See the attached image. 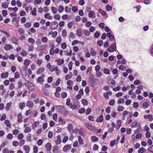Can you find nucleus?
Wrapping results in <instances>:
<instances>
[{"mask_svg":"<svg viewBox=\"0 0 153 153\" xmlns=\"http://www.w3.org/2000/svg\"><path fill=\"white\" fill-rule=\"evenodd\" d=\"M55 107L58 111L61 113L63 114H65L67 113V112L63 106L56 105Z\"/></svg>","mask_w":153,"mask_h":153,"instance_id":"nucleus-1","label":"nucleus"},{"mask_svg":"<svg viewBox=\"0 0 153 153\" xmlns=\"http://www.w3.org/2000/svg\"><path fill=\"white\" fill-rule=\"evenodd\" d=\"M116 43L115 42L110 46L107 51L109 52H113L116 50Z\"/></svg>","mask_w":153,"mask_h":153,"instance_id":"nucleus-2","label":"nucleus"},{"mask_svg":"<svg viewBox=\"0 0 153 153\" xmlns=\"http://www.w3.org/2000/svg\"><path fill=\"white\" fill-rule=\"evenodd\" d=\"M58 26V23L56 21H54L51 22L50 27L52 30H54L56 29Z\"/></svg>","mask_w":153,"mask_h":153,"instance_id":"nucleus-3","label":"nucleus"},{"mask_svg":"<svg viewBox=\"0 0 153 153\" xmlns=\"http://www.w3.org/2000/svg\"><path fill=\"white\" fill-rule=\"evenodd\" d=\"M68 130L69 132L71 134H73L75 131V130H73V125L71 124H69L68 126Z\"/></svg>","mask_w":153,"mask_h":153,"instance_id":"nucleus-4","label":"nucleus"},{"mask_svg":"<svg viewBox=\"0 0 153 153\" xmlns=\"http://www.w3.org/2000/svg\"><path fill=\"white\" fill-rule=\"evenodd\" d=\"M88 16L90 18H94L96 17V15L93 11H90L88 13Z\"/></svg>","mask_w":153,"mask_h":153,"instance_id":"nucleus-5","label":"nucleus"},{"mask_svg":"<svg viewBox=\"0 0 153 153\" xmlns=\"http://www.w3.org/2000/svg\"><path fill=\"white\" fill-rule=\"evenodd\" d=\"M56 140L55 143L57 145L59 144L61 142V139L60 135H58L56 137Z\"/></svg>","mask_w":153,"mask_h":153,"instance_id":"nucleus-6","label":"nucleus"},{"mask_svg":"<svg viewBox=\"0 0 153 153\" xmlns=\"http://www.w3.org/2000/svg\"><path fill=\"white\" fill-rule=\"evenodd\" d=\"M71 147L70 145H65L63 148V150L64 152H66L68 150L70 149Z\"/></svg>","mask_w":153,"mask_h":153,"instance_id":"nucleus-7","label":"nucleus"},{"mask_svg":"<svg viewBox=\"0 0 153 153\" xmlns=\"http://www.w3.org/2000/svg\"><path fill=\"white\" fill-rule=\"evenodd\" d=\"M4 49L6 51H8L13 48V47L10 45L6 44L4 46Z\"/></svg>","mask_w":153,"mask_h":153,"instance_id":"nucleus-8","label":"nucleus"},{"mask_svg":"<svg viewBox=\"0 0 153 153\" xmlns=\"http://www.w3.org/2000/svg\"><path fill=\"white\" fill-rule=\"evenodd\" d=\"M87 128L88 129L94 131H96L98 130L97 128L91 126L90 124L89 125V126L87 127Z\"/></svg>","mask_w":153,"mask_h":153,"instance_id":"nucleus-9","label":"nucleus"},{"mask_svg":"<svg viewBox=\"0 0 153 153\" xmlns=\"http://www.w3.org/2000/svg\"><path fill=\"white\" fill-rule=\"evenodd\" d=\"M103 120V116L102 114H101L99 117L97 119L96 121L97 122H102Z\"/></svg>","mask_w":153,"mask_h":153,"instance_id":"nucleus-10","label":"nucleus"},{"mask_svg":"<svg viewBox=\"0 0 153 153\" xmlns=\"http://www.w3.org/2000/svg\"><path fill=\"white\" fill-rule=\"evenodd\" d=\"M115 80L112 79H110L107 81L108 84H111L112 85H115Z\"/></svg>","mask_w":153,"mask_h":153,"instance_id":"nucleus-11","label":"nucleus"},{"mask_svg":"<svg viewBox=\"0 0 153 153\" xmlns=\"http://www.w3.org/2000/svg\"><path fill=\"white\" fill-rule=\"evenodd\" d=\"M18 40L15 37H13L12 38L11 41L15 45H18Z\"/></svg>","mask_w":153,"mask_h":153,"instance_id":"nucleus-12","label":"nucleus"},{"mask_svg":"<svg viewBox=\"0 0 153 153\" xmlns=\"http://www.w3.org/2000/svg\"><path fill=\"white\" fill-rule=\"evenodd\" d=\"M9 74L7 72L5 73H3L1 75V77L2 78H6L8 76Z\"/></svg>","mask_w":153,"mask_h":153,"instance_id":"nucleus-13","label":"nucleus"},{"mask_svg":"<svg viewBox=\"0 0 153 153\" xmlns=\"http://www.w3.org/2000/svg\"><path fill=\"white\" fill-rule=\"evenodd\" d=\"M33 105V103L31 101H27L26 103V106L28 107H32Z\"/></svg>","mask_w":153,"mask_h":153,"instance_id":"nucleus-14","label":"nucleus"},{"mask_svg":"<svg viewBox=\"0 0 153 153\" xmlns=\"http://www.w3.org/2000/svg\"><path fill=\"white\" fill-rule=\"evenodd\" d=\"M45 147L46 148V149L47 150L50 151L51 150L52 146L51 145V143H48L46 144Z\"/></svg>","mask_w":153,"mask_h":153,"instance_id":"nucleus-15","label":"nucleus"},{"mask_svg":"<svg viewBox=\"0 0 153 153\" xmlns=\"http://www.w3.org/2000/svg\"><path fill=\"white\" fill-rule=\"evenodd\" d=\"M146 149L143 147H140L138 150V153H143L146 152Z\"/></svg>","mask_w":153,"mask_h":153,"instance_id":"nucleus-16","label":"nucleus"},{"mask_svg":"<svg viewBox=\"0 0 153 153\" xmlns=\"http://www.w3.org/2000/svg\"><path fill=\"white\" fill-rule=\"evenodd\" d=\"M22 114L21 113H19L17 116L18 121L19 123H21L22 122Z\"/></svg>","mask_w":153,"mask_h":153,"instance_id":"nucleus-17","label":"nucleus"},{"mask_svg":"<svg viewBox=\"0 0 153 153\" xmlns=\"http://www.w3.org/2000/svg\"><path fill=\"white\" fill-rule=\"evenodd\" d=\"M90 53L91 55L93 56H94L97 54L96 51L93 48H91Z\"/></svg>","mask_w":153,"mask_h":153,"instance_id":"nucleus-18","label":"nucleus"},{"mask_svg":"<svg viewBox=\"0 0 153 153\" xmlns=\"http://www.w3.org/2000/svg\"><path fill=\"white\" fill-rule=\"evenodd\" d=\"M44 17L46 19H51L52 18V16H50V14L49 13H46L44 15Z\"/></svg>","mask_w":153,"mask_h":153,"instance_id":"nucleus-19","label":"nucleus"},{"mask_svg":"<svg viewBox=\"0 0 153 153\" xmlns=\"http://www.w3.org/2000/svg\"><path fill=\"white\" fill-rule=\"evenodd\" d=\"M99 11L102 14V16H106V17H108V16L106 14L105 12L104 11L100 9H99Z\"/></svg>","mask_w":153,"mask_h":153,"instance_id":"nucleus-20","label":"nucleus"},{"mask_svg":"<svg viewBox=\"0 0 153 153\" xmlns=\"http://www.w3.org/2000/svg\"><path fill=\"white\" fill-rule=\"evenodd\" d=\"M44 81V79L42 77H39L37 80L38 82L40 83V84H42Z\"/></svg>","mask_w":153,"mask_h":153,"instance_id":"nucleus-21","label":"nucleus"},{"mask_svg":"<svg viewBox=\"0 0 153 153\" xmlns=\"http://www.w3.org/2000/svg\"><path fill=\"white\" fill-rule=\"evenodd\" d=\"M24 150L26 151V153H28L30 151V148L27 145L24 146H23Z\"/></svg>","mask_w":153,"mask_h":153,"instance_id":"nucleus-22","label":"nucleus"},{"mask_svg":"<svg viewBox=\"0 0 153 153\" xmlns=\"http://www.w3.org/2000/svg\"><path fill=\"white\" fill-rule=\"evenodd\" d=\"M45 70V68H39L38 70L37 71V74H39L42 73Z\"/></svg>","mask_w":153,"mask_h":153,"instance_id":"nucleus-23","label":"nucleus"},{"mask_svg":"<svg viewBox=\"0 0 153 153\" xmlns=\"http://www.w3.org/2000/svg\"><path fill=\"white\" fill-rule=\"evenodd\" d=\"M78 142L80 145H82L84 144L83 140H82L81 137L80 136H78Z\"/></svg>","mask_w":153,"mask_h":153,"instance_id":"nucleus-24","label":"nucleus"},{"mask_svg":"<svg viewBox=\"0 0 153 153\" xmlns=\"http://www.w3.org/2000/svg\"><path fill=\"white\" fill-rule=\"evenodd\" d=\"M67 32L65 29H64L62 31V36L64 38H65L67 36Z\"/></svg>","mask_w":153,"mask_h":153,"instance_id":"nucleus-25","label":"nucleus"},{"mask_svg":"<svg viewBox=\"0 0 153 153\" xmlns=\"http://www.w3.org/2000/svg\"><path fill=\"white\" fill-rule=\"evenodd\" d=\"M92 141L93 142H95L98 140V138L95 136H93L91 137Z\"/></svg>","mask_w":153,"mask_h":153,"instance_id":"nucleus-26","label":"nucleus"},{"mask_svg":"<svg viewBox=\"0 0 153 153\" xmlns=\"http://www.w3.org/2000/svg\"><path fill=\"white\" fill-rule=\"evenodd\" d=\"M19 105L20 108L22 110L25 106V103L24 102L20 103L19 104Z\"/></svg>","mask_w":153,"mask_h":153,"instance_id":"nucleus-27","label":"nucleus"},{"mask_svg":"<svg viewBox=\"0 0 153 153\" xmlns=\"http://www.w3.org/2000/svg\"><path fill=\"white\" fill-rule=\"evenodd\" d=\"M76 34L79 37H80L82 36V33L81 29H79L77 30L76 31Z\"/></svg>","mask_w":153,"mask_h":153,"instance_id":"nucleus-28","label":"nucleus"},{"mask_svg":"<svg viewBox=\"0 0 153 153\" xmlns=\"http://www.w3.org/2000/svg\"><path fill=\"white\" fill-rule=\"evenodd\" d=\"M96 80H93V79H91V80L90 81V83L91 84V86L92 87H94L96 83L95 81Z\"/></svg>","mask_w":153,"mask_h":153,"instance_id":"nucleus-29","label":"nucleus"},{"mask_svg":"<svg viewBox=\"0 0 153 153\" xmlns=\"http://www.w3.org/2000/svg\"><path fill=\"white\" fill-rule=\"evenodd\" d=\"M45 47V45H42L38 46L37 48V50L39 51L42 50Z\"/></svg>","mask_w":153,"mask_h":153,"instance_id":"nucleus-30","label":"nucleus"},{"mask_svg":"<svg viewBox=\"0 0 153 153\" xmlns=\"http://www.w3.org/2000/svg\"><path fill=\"white\" fill-rule=\"evenodd\" d=\"M2 7L4 9H6L8 7V5L6 2H4L2 4Z\"/></svg>","mask_w":153,"mask_h":153,"instance_id":"nucleus-31","label":"nucleus"},{"mask_svg":"<svg viewBox=\"0 0 153 153\" xmlns=\"http://www.w3.org/2000/svg\"><path fill=\"white\" fill-rule=\"evenodd\" d=\"M103 73L106 74H109L110 71L108 69L105 68L103 70Z\"/></svg>","mask_w":153,"mask_h":153,"instance_id":"nucleus-32","label":"nucleus"},{"mask_svg":"<svg viewBox=\"0 0 153 153\" xmlns=\"http://www.w3.org/2000/svg\"><path fill=\"white\" fill-rule=\"evenodd\" d=\"M124 100L123 98H120L117 102V103L119 105H120L121 103H124Z\"/></svg>","mask_w":153,"mask_h":153,"instance_id":"nucleus-33","label":"nucleus"},{"mask_svg":"<svg viewBox=\"0 0 153 153\" xmlns=\"http://www.w3.org/2000/svg\"><path fill=\"white\" fill-rule=\"evenodd\" d=\"M51 10L53 13L55 14L57 12V9L56 8L52 7H51Z\"/></svg>","mask_w":153,"mask_h":153,"instance_id":"nucleus-34","label":"nucleus"},{"mask_svg":"<svg viewBox=\"0 0 153 153\" xmlns=\"http://www.w3.org/2000/svg\"><path fill=\"white\" fill-rule=\"evenodd\" d=\"M8 9L9 10H13L15 12L17 11L18 10V9L17 7H15L14 8L9 7Z\"/></svg>","mask_w":153,"mask_h":153,"instance_id":"nucleus-35","label":"nucleus"},{"mask_svg":"<svg viewBox=\"0 0 153 153\" xmlns=\"http://www.w3.org/2000/svg\"><path fill=\"white\" fill-rule=\"evenodd\" d=\"M64 7L61 5H59L58 7V11L59 12L62 13L64 10Z\"/></svg>","mask_w":153,"mask_h":153,"instance_id":"nucleus-36","label":"nucleus"},{"mask_svg":"<svg viewBox=\"0 0 153 153\" xmlns=\"http://www.w3.org/2000/svg\"><path fill=\"white\" fill-rule=\"evenodd\" d=\"M82 103L83 105L85 106L87 105L88 104L87 101L84 99H83L82 100Z\"/></svg>","mask_w":153,"mask_h":153,"instance_id":"nucleus-37","label":"nucleus"},{"mask_svg":"<svg viewBox=\"0 0 153 153\" xmlns=\"http://www.w3.org/2000/svg\"><path fill=\"white\" fill-rule=\"evenodd\" d=\"M106 9L107 11H109L112 9V7L110 5L107 4L106 7Z\"/></svg>","mask_w":153,"mask_h":153,"instance_id":"nucleus-38","label":"nucleus"},{"mask_svg":"<svg viewBox=\"0 0 153 153\" xmlns=\"http://www.w3.org/2000/svg\"><path fill=\"white\" fill-rule=\"evenodd\" d=\"M4 123L7 126L9 127H10L11 124L10 121L8 120H5L4 121Z\"/></svg>","mask_w":153,"mask_h":153,"instance_id":"nucleus-39","label":"nucleus"},{"mask_svg":"<svg viewBox=\"0 0 153 153\" xmlns=\"http://www.w3.org/2000/svg\"><path fill=\"white\" fill-rule=\"evenodd\" d=\"M61 38L60 36H58L56 39V41L58 43H60L61 42Z\"/></svg>","mask_w":153,"mask_h":153,"instance_id":"nucleus-40","label":"nucleus"},{"mask_svg":"<svg viewBox=\"0 0 153 153\" xmlns=\"http://www.w3.org/2000/svg\"><path fill=\"white\" fill-rule=\"evenodd\" d=\"M72 10L75 13L78 11V8L77 7L74 6L72 7Z\"/></svg>","mask_w":153,"mask_h":153,"instance_id":"nucleus-41","label":"nucleus"},{"mask_svg":"<svg viewBox=\"0 0 153 153\" xmlns=\"http://www.w3.org/2000/svg\"><path fill=\"white\" fill-rule=\"evenodd\" d=\"M48 40V39L46 37H43L42 39V41L43 43L47 42Z\"/></svg>","mask_w":153,"mask_h":153,"instance_id":"nucleus-42","label":"nucleus"},{"mask_svg":"<svg viewBox=\"0 0 153 153\" xmlns=\"http://www.w3.org/2000/svg\"><path fill=\"white\" fill-rule=\"evenodd\" d=\"M71 10V8L66 6L65 7V11L66 13H69Z\"/></svg>","mask_w":153,"mask_h":153,"instance_id":"nucleus-43","label":"nucleus"},{"mask_svg":"<svg viewBox=\"0 0 153 153\" xmlns=\"http://www.w3.org/2000/svg\"><path fill=\"white\" fill-rule=\"evenodd\" d=\"M28 42L31 43L32 44H33L35 43L34 40L32 38H30L28 39Z\"/></svg>","mask_w":153,"mask_h":153,"instance_id":"nucleus-44","label":"nucleus"},{"mask_svg":"<svg viewBox=\"0 0 153 153\" xmlns=\"http://www.w3.org/2000/svg\"><path fill=\"white\" fill-rule=\"evenodd\" d=\"M13 134L11 133H10L7 135V138L9 140H10L12 139L13 138Z\"/></svg>","mask_w":153,"mask_h":153,"instance_id":"nucleus-45","label":"nucleus"},{"mask_svg":"<svg viewBox=\"0 0 153 153\" xmlns=\"http://www.w3.org/2000/svg\"><path fill=\"white\" fill-rule=\"evenodd\" d=\"M119 68L120 70L123 71L126 69V67L123 65H121L119 66Z\"/></svg>","mask_w":153,"mask_h":153,"instance_id":"nucleus-46","label":"nucleus"},{"mask_svg":"<svg viewBox=\"0 0 153 153\" xmlns=\"http://www.w3.org/2000/svg\"><path fill=\"white\" fill-rule=\"evenodd\" d=\"M124 109V108L122 106H118L117 108V110L119 111H123Z\"/></svg>","mask_w":153,"mask_h":153,"instance_id":"nucleus-47","label":"nucleus"},{"mask_svg":"<svg viewBox=\"0 0 153 153\" xmlns=\"http://www.w3.org/2000/svg\"><path fill=\"white\" fill-rule=\"evenodd\" d=\"M31 131V128L29 127H26L25 128L24 130V132L25 133H28L30 131Z\"/></svg>","mask_w":153,"mask_h":153,"instance_id":"nucleus-48","label":"nucleus"},{"mask_svg":"<svg viewBox=\"0 0 153 153\" xmlns=\"http://www.w3.org/2000/svg\"><path fill=\"white\" fill-rule=\"evenodd\" d=\"M71 100L70 98H68L67 99L66 105L67 106H69L70 105Z\"/></svg>","mask_w":153,"mask_h":153,"instance_id":"nucleus-49","label":"nucleus"},{"mask_svg":"<svg viewBox=\"0 0 153 153\" xmlns=\"http://www.w3.org/2000/svg\"><path fill=\"white\" fill-rule=\"evenodd\" d=\"M61 96L62 98H65L67 96V94L66 92H62L61 94Z\"/></svg>","mask_w":153,"mask_h":153,"instance_id":"nucleus-50","label":"nucleus"},{"mask_svg":"<svg viewBox=\"0 0 153 153\" xmlns=\"http://www.w3.org/2000/svg\"><path fill=\"white\" fill-rule=\"evenodd\" d=\"M36 8L34 7L33 9V10L32 11V14L34 16H35L36 15Z\"/></svg>","mask_w":153,"mask_h":153,"instance_id":"nucleus-51","label":"nucleus"},{"mask_svg":"<svg viewBox=\"0 0 153 153\" xmlns=\"http://www.w3.org/2000/svg\"><path fill=\"white\" fill-rule=\"evenodd\" d=\"M85 109L83 108H82L79 109L78 111V112L80 114L84 113L85 112Z\"/></svg>","mask_w":153,"mask_h":153,"instance_id":"nucleus-52","label":"nucleus"},{"mask_svg":"<svg viewBox=\"0 0 153 153\" xmlns=\"http://www.w3.org/2000/svg\"><path fill=\"white\" fill-rule=\"evenodd\" d=\"M15 78L16 79L19 78L20 76L19 73L18 72H16L15 74Z\"/></svg>","mask_w":153,"mask_h":153,"instance_id":"nucleus-53","label":"nucleus"},{"mask_svg":"<svg viewBox=\"0 0 153 153\" xmlns=\"http://www.w3.org/2000/svg\"><path fill=\"white\" fill-rule=\"evenodd\" d=\"M90 32L87 30H85L84 31V34L86 36H88L90 35Z\"/></svg>","mask_w":153,"mask_h":153,"instance_id":"nucleus-54","label":"nucleus"},{"mask_svg":"<svg viewBox=\"0 0 153 153\" xmlns=\"http://www.w3.org/2000/svg\"><path fill=\"white\" fill-rule=\"evenodd\" d=\"M53 135V133L51 131H49L48 134V137L50 138H51L52 137Z\"/></svg>","mask_w":153,"mask_h":153,"instance_id":"nucleus-55","label":"nucleus"},{"mask_svg":"<svg viewBox=\"0 0 153 153\" xmlns=\"http://www.w3.org/2000/svg\"><path fill=\"white\" fill-rule=\"evenodd\" d=\"M54 18L56 19L59 20L60 19V16L58 14H56L54 16Z\"/></svg>","mask_w":153,"mask_h":153,"instance_id":"nucleus-56","label":"nucleus"},{"mask_svg":"<svg viewBox=\"0 0 153 153\" xmlns=\"http://www.w3.org/2000/svg\"><path fill=\"white\" fill-rule=\"evenodd\" d=\"M61 47L63 49H65L67 47L66 44L65 42H64L61 44Z\"/></svg>","mask_w":153,"mask_h":153,"instance_id":"nucleus-57","label":"nucleus"},{"mask_svg":"<svg viewBox=\"0 0 153 153\" xmlns=\"http://www.w3.org/2000/svg\"><path fill=\"white\" fill-rule=\"evenodd\" d=\"M60 59H59V61L58 62V65H61L64 63V60L63 59H62L60 61Z\"/></svg>","mask_w":153,"mask_h":153,"instance_id":"nucleus-58","label":"nucleus"},{"mask_svg":"<svg viewBox=\"0 0 153 153\" xmlns=\"http://www.w3.org/2000/svg\"><path fill=\"white\" fill-rule=\"evenodd\" d=\"M37 143V144L39 146H41L43 143L42 140L41 139H40L38 140Z\"/></svg>","mask_w":153,"mask_h":153,"instance_id":"nucleus-59","label":"nucleus"},{"mask_svg":"<svg viewBox=\"0 0 153 153\" xmlns=\"http://www.w3.org/2000/svg\"><path fill=\"white\" fill-rule=\"evenodd\" d=\"M18 32L20 34H23L25 32L24 30L21 28H20L19 29Z\"/></svg>","mask_w":153,"mask_h":153,"instance_id":"nucleus-60","label":"nucleus"},{"mask_svg":"<svg viewBox=\"0 0 153 153\" xmlns=\"http://www.w3.org/2000/svg\"><path fill=\"white\" fill-rule=\"evenodd\" d=\"M103 43V42L102 40H100V41H98L97 42V44L99 46H101L102 45Z\"/></svg>","mask_w":153,"mask_h":153,"instance_id":"nucleus-61","label":"nucleus"},{"mask_svg":"<svg viewBox=\"0 0 153 153\" xmlns=\"http://www.w3.org/2000/svg\"><path fill=\"white\" fill-rule=\"evenodd\" d=\"M149 152L153 153V145L151 146L148 149Z\"/></svg>","mask_w":153,"mask_h":153,"instance_id":"nucleus-62","label":"nucleus"},{"mask_svg":"<svg viewBox=\"0 0 153 153\" xmlns=\"http://www.w3.org/2000/svg\"><path fill=\"white\" fill-rule=\"evenodd\" d=\"M91 22L88 21L85 24V25L87 27H89L91 25Z\"/></svg>","mask_w":153,"mask_h":153,"instance_id":"nucleus-63","label":"nucleus"},{"mask_svg":"<svg viewBox=\"0 0 153 153\" xmlns=\"http://www.w3.org/2000/svg\"><path fill=\"white\" fill-rule=\"evenodd\" d=\"M96 75L98 77H100L102 76V73L99 71H96Z\"/></svg>","mask_w":153,"mask_h":153,"instance_id":"nucleus-64","label":"nucleus"}]
</instances>
